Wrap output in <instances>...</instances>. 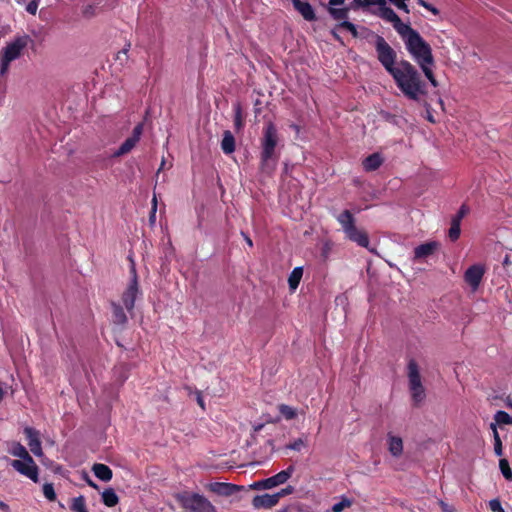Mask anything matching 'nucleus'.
<instances>
[{"instance_id":"nucleus-32","label":"nucleus","mask_w":512,"mask_h":512,"mask_svg":"<svg viewBox=\"0 0 512 512\" xmlns=\"http://www.w3.org/2000/svg\"><path fill=\"white\" fill-rule=\"evenodd\" d=\"M461 234V222L451 219V226L448 230V237L452 242L459 239Z\"/></svg>"},{"instance_id":"nucleus-53","label":"nucleus","mask_w":512,"mask_h":512,"mask_svg":"<svg viewBox=\"0 0 512 512\" xmlns=\"http://www.w3.org/2000/svg\"><path fill=\"white\" fill-rule=\"evenodd\" d=\"M425 9H427L428 11L432 12L434 15H438L439 14V10L434 7L432 4L428 3V7H425Z\"/></svg>"},{"instance_id":"nucleus-46","label":"nucleus","mask_w":512,"mask_h":512,"mask_svg":"<svg viewBox=\"0 0 512 512\" xmlns=\"http://www.w3.org/2000/svg\"><path fill=\"white\" fill-rule=\"evenodd\" d=\"M439 506L442 512H455V509L443 500H439Z\"/></svg>"},{"instance_id":"nucleus-58","label":"nucleus","mask_w":512,"mask_h":512,"mask_svg":"<svg viewBox=\"0 0 512 512\" xmlns=\"http://www.w3.org/2000/svg\"><path fill=\"white\" fill-rule=\"evenodd\" d=\"M4 389L2 387V383L0 382V402L3 400L4 397Z\"/></svg>"},{"instance_id":"nucleus-38","label":"nucleus","mask_w":512,"mask_h":512,"mask_svg":"<svg viewBox=\"0 0 512 512\" xmlns=\"http://www.w3.org/2000/svg\"><path fill=\"white\" fill-rule=\"evenodd\" d=\"M336 28H341V29L347 30L348 32L351 33V35L354 38H358L359 37V33H358V30H357V27L355 26V24H353L350 21H342V22H340V23H338L336 25Z\"/></svg>"},{"instance_id":"nucleus-24","label":"nucleus","mask_w":512,"mask_h":512,"mask_svg":"<svg viewBox=\"0 0 512 512\" xmlns=\"http://www.w3.org/2000/svg\"><path fill=\"white\" fill-rule=\"evenodd\" d=\"M101 499L103 504L107 507H115L119 503V497L111 487L106 488L101 493Z\"/></svg>"},{"instance_id":"nucleus-51","label":"nucleus","mask_w":512,"mask_h":512,"mask_svg":"<svg viewBox=\"0 0 512 512\" xmlns=\"http://www.w3.org/2000/svg\"><path fill=\"white\" fill-rule=\"evenodd\" d=\"M337 29H338V28H336V27H335L334 29H332V30H331V34H332L333 38H334L336 41H338V42H340V43H342V44H343L342 38H341V37H340V35L337 33Z\"/></svg>"},{"instance_id":"nucleus-30","label":"nucleus","mask_w":512,"mask_h":512,"mask_svg":"<svg viewBox=\"0 0 512 512\" xmlns=\"http://www.w3.org/2000/svg\"><path fill=\"white\" fill-rule=\"evenodd\" d=\"M490 428L493 431V438H494V452L497 456H502L503 450H502V441L499 436V433L497 431L496 424L491 423Z\"/></svg>"},{"instance_id":"nucleus-10","label":"nucleus","mask_w":512,"mask_h":512,"mask_svg":"<svg viewBox=\"0 0 512 512\" xmlns=\"http://www.w3.org/2000/svg\"><path fill=\"white\" fill-rule=\"evenodd\" d=\"M144 124L138 123L132 131V135L129 136L113 154L114 157H120L129 153L139 142L140 137L143 133Z\"/></svg>"},{"instance_id":"nucleus-19","label":"nucleus","mask_w":512,"mask_h":512,"mask_svg":"<svg viewBox=\"0 0 512 512\" xmlns=\"http://www.w3.org/2000/svg\"><path fill=\"white\" fill-rule=\"evenodd\" d=\"M394 29L401 36L404 43L407 39H409L412 35H415L418 31L413 29L409 24H405L401 21L400 17H398L393 23Z\"/></svg>"},{"instance_id":"nucleus-15","label":"nucleus","mask_w":512,"mask_h":512,"mask_svg":"<svg viewBox=\"0 0 512 512\" xmlns=\"http://www.w3.org/2000/svg\"><path fill=\"white\" fill-rule=\"evenodd\" d=\"M208 488L211 492L220 496H231L241 489L238 485L223 482L210 483Z\"/></svg>"},{"instance_id":"nucleus-4","label":"nucleus","mask_w":512,"mask_h":512,"mask_svg":"<svg viewBox=\"0 0 512 512\" xmlns=\"http://www.w3.org/2000/svg\"><path fill=\"white\" fill-rule=\"evenodd\" d=\"M33 43L32 38L27 35H17L11 42L0 51V76H4L10 67L12 61L20 58L23 50Z\"/></svg>"},{"instance_id":"nucleus-56","label":"nucleus","mask_w":512,"mask_h":512,"mask_svg":"<svg viewBox=\"0 0 512 512\" xmlns=\"http://www.w3.org/2000/svg\"><path fill=\"white\" fill-rule=\"evenodd\" d=\"M87 484L90 487L94 488V489H98L99 488L98 485L95 482H93L92 480H90V479H87Z\"/></svg>"},{"instance_id":"nucleus-43","label":"nucleus","mask_w":512,"mask_h":512,"mask_svg":"<svg viewBox=\"0 0 512 512\" xmlns=\"http://www.w3.org/2000/svg\"><path fill=\"white\" fill-rule=\"evenodd\" d=\"M294 490H295V488L291 485H288L285 488L281 489L279 492L275 493L277 501L279 502V500L282 497L292 494L294 492Z\"/></svg>"},{"instance_id":"nucleus-16","label":"nucleus","mask_w":512,"mask_h":512,"mask_svg":"<svg viewBox=\"0 0 512 512\" xmlns=\"http://www.w3.org/2000/svg\"><path fill=\"white\" fill-rule=\"evenodd\" d=\"M278 504L275 494L256 495L252 500L255 509H270Z\"/></svg>"},{"instance_id":"nucleus-14","label":"nucleus","mask_w":512,"mask_h":512,"mask_svg":"<svg viewBox=\"0 0 512 512\" xmlns=\"http://www.w3.org/2000/svg\"><path fill=\"white\" fill-rule=\"evenodd\" d=\"M440 244L437 241H430L417 246L414 249V260L419 261L433 255L439 248Z\"/></svg>"},{"instance_id":"nucleus-17","label":"nucleus","mask_w":512,"mask_h":512,"mask_svg":"<svg viewBox=\"0 0 512 512\" xmlns=\"http://www.w3.org/2000/svg\"><path fill=\"white\" fill-rule=\"evenodd\" d=\"M408 378H409V388L412 387L419 388L422 385L421 376L419 373V368L415 360L411 359L408 363Z\"/></svg>"},{"instance_id":"nucleus-35","label":"nucleus","mask_w":512,"mask_h":512,"mask_svg":"<svg viewBox=\"0 0 512 512\" xmlns=\"http://www.w3.org/2000/svg\"><path fill=\"white\" fill-rule=\"evenodd\" d=\"M380 12L381 17L391 23H393L399 17L392 8L385 5L381 6Z\"/></svg>"},{"instance_id":"nucleus-26","label":"nucleus","mask_w":512,"mask_h":512,"mask_svg":"<svg viewBox=\"0 0 512 512\" xmlns=\"http://www.w3.org/2000/svg\"><path fill=\"white\" fill-rule=\"evenodd\" d=\"M389 452L395 456L398 457L403 452V442L400 437L397 436H389Z\"/></svg>"},{"instance_id":"nucleus-41","label":"nucleus","mask_w":512,"mask_h":512,"mask_svg":"<svg viewBox=\"0 0 512 512\" xmlns=\"http://www.w3.org/2000/svg\"><path fill=\"white\" fill-rule=\"evenodd\" d=\"M306 446H307V443L302 438H298V439L294 440L293 442H290L289 444H287L286 448L299 452L302 450V448H304Z\"/></svg>"},{"instance_id":"nucleus-52","label":"nucleus","mask_w":512,"mask_h":512,"mask_svg":"<svg viewBox=\"0 0 512 512\" xmlns=\"http://www.w3.org/2000/svg\"><path fill=\"white\" fill-rule=\"evenodd\" d=\"M345 0H329L328 7L343 5Z\"/></svg>"},{"instance_id":"nucleus-13","label":"nucleus","mask_w":512,"mask_h":512,"mask_svg":"<svg viewBox=\"0 0 512 512\" xmlns=\"http://www.w3.org/2000/svg\"><path fill=\"white\" fill-rule=\"evenodd\" d=\"M292 4L294 9L303 17L304 20L308 22H313L317 20L314 8L308 1L293 0Z\"/></svg>"},{"instance_id":"nucleus-37","label":"nucleus","mask_w":512,"mask_h":512,"mask_svg":"<svg viewBox=\"0 0 512 512\" xmlns=\"http://www.w3.org/2000/svg\"><path fill=\"white\" fill-rule=\"evenodd\" d=\"M352 503V500L343 496L339 502L331 507L329 512H342L344 509L351 507Z\"/></svg>"},{"instance_id":"nucleus-22","label":"nucleus","mask_w":512,"mask_h":512,"mask_svg":"<svg viewBox=\"0 0 512 512\" xmlns=\"http://www.w3.org/2000/svg\"><path fill=\"white\" fill-rule=\"evenodd\" d=\"M352 9L351 7H343L336 8L335 6L327 7V12L332 17V19L338 21L339 23L342 21H348L349 11Z\"/></svg>"},{"instance_id":"nucleus-7","label":"nucleus","mask_w":512,"mask_h":512,"mask_svg":"<svg viewBox=\"0 0 512 512\" xmlns=\"http://www.w3.org/2000/svg\"><path fill=\"white\" fill-rule=\"evenodd\" d=\"M140 294H141V292H140L136 267H135L133 260H131L130 280H129V283L127 284V287L125 288V290L123 291V293L121 295L122 303L129 313H131L133 311L134 306H135V301Z\"/></svg>"},{"instance_id":"nucleus-47","label":"nucleus","mask_w":512,"mask_h":512,"mask_svg":"<svg viewBox=\"0 0 512 512\" xmlns=\"http://www.w3.org/2000/svg\"><path fill=\"white\" fill-rule=\"evenodd\" d=\"M405 1H406V0H402V1H398V2L394 1V3H393V4H394L398 9L403 10V11H405L406 13H409V9H408V6L406 5Z\"/></svg>"},{"instance_id":"nucleus-11","label":"nucleus","mask_w":512,"mask_h":512,"mask_svg":"<svg viewBox=\"0 0 512 512\" xmlns=\"http://www.w3.org/2000/svg\"><path fill=\"white\" fill-rule=\"evenodd\" d=\"M24 434L28 441V446L30 451L35 456H41L43 454L41 441H40V433L36 429L32 427H25Z\"/></svg>"},{"instance_id":"nucleus-5","label":"nucleus","mask_w":512,"mask_h":512,"mask_svg":"<svg viewBox=\"0 0 512 512\" xmlns=\"http://www.w3.org/2000/svg\"><path fill=\"white\" fill-rule=\"evenodd\" d=\"M336 219L341 225L347 239L355 242L360 247H369L370 242L367 232L356 227L355 218L349 210L342 211Z\"/></svg>"},{"instance_id":"nucleus-2","label":"nucleus","mask_w":512,"mask_h":512,"mask_svg":"<svg viewBox=\"0 0 512 512\" xmlns=\"http://www.w3.org/2000/svg\"><path fill=\"white\" fill-rule=\"evenodd\" d=\"M405 47L429 83L435 88L438 87L439 83L433 72L435 60L430 44L417 32L406 40Z\"/></svg>"},{"instance_id":"nucleus-45","label":"nucleus","mask_w":512,"mask_h":512,"mask_svg":"<svg viewBox=\"0 0 512 512\" xmlns=\"http://www.w3.org/2000/svg\"><path fill=\"white\" fill-rule=\"evenodd\" d=\"M489 508L492 512H505L502 508L501 502L498 499H493L489 502Z\"/></svg>"},{"instance_id":"nucleus-57","label":"nucleus","mask_w":512,"mask_h":512,"mask_svg":"<svg viewBox=\"0 0 512 512\" xmlns=\"http://www.w3.org/2000/svg\"><path fill=\"white\" fill-rule=\"evenodd\" d=\"M416 2L424 8L428 7V2H426L425 0H416Z\"/></svg>"},{"instance_id":"nucleus-39","label":"nucleus","mask_w":512,"mask_h":512,"mask_svg":"<svg viewBox=\"0 0 512 512\" xmlns=\"http://www.w3.org/2000/svg\"><path fill=\"white\" fill-rule=\"evenodd\" d=\"M499 468L501 470L502 475L506 480H512V470L510 468L509 462L507 459L502 458L499 461Z\"/></svg>"},{"instance_id":"nucleus-23","label":"nucleus","mask_w":512,"mask_h":512,"mask_svg":"<svg viewBox=\"0 0 512 512\" xmlns=\"http://www.w3.org/2000/svg\"><path fill=\"white\" fill-rule=\"evenodd\" d=\"M235 148V138L233 134L229 130L224 131L223 138L221 141L222 151L228 155L233 153L235 151Z\"/></svg>"},{"instance_id":"nucleus-3","label":"nucleus","mask_w":512,"mask_h":512,"mask_svg":"<svg viewBox=\"0 0 512 512\" xmlns=\"http://www.w3.org/2000/svg\"><path fill=\"white\" fill-rule=\"evenodd\" d=\"M278 142L277 127L272 121H268L263 128L261 138L260 170L263 173L271 174L276 168L278 160L276 147Z\"/></svg>"},{"instance_id":"nucleus-1","label":"nucleus","mask_w":512,"mask_h":512,"mask_svg":"<svg viewBox=\"0 0 512 512\" xmlns=\"http://www.w3.org/2000/svg\"><path fill=\"white\" fill-rule=\"evenodd\" d=\"M365 38L375 39L377 59L384 69L391 75L397 88L409 100L420 102L427 95V83L423 80L420 71L408 60L397 61L396 51L380 35L372 30L363 28Z\"/></svg>"},{"instance_id":"nucleus-8","label":"nucleus","mask_w":512,"mask_h":512,"mask_svg":"<svg viewBox=\"0 0 512 512\" xmlns=\"http://www.w3.org/2000/svg\"><path fill=\"white\" fill-rule=\"evenodd\" d=\"M294 467L290 465L287 469L280 471L279 473L259 481L254 482L251 488L254 490H267L284 484L292 476Z\"/></svg>"},{"instance_id":"nucleus-31","label":"nucleus","mask_w":512,"mask_h":512,"mask_svg":"<svg viewBox=\"0 0 512 512\" xmlns=\"http://www.w3.org/2000/svg\"><path fill=\"white\" fill-rule=\"evenodd\" d=\"M371 5H379L380 7L385 5L384 0H353L351 3V8L356 10L361 7L371 6Z\"/></svg>"},{"instance_id":"nucleus-55","label":"nucleus","mask_w":512,"mask_h":512,"mask_svg":"<svg viewBox=\"0 0 512 512\" xmlns=\"http://www.w3.org/2000/svg\"><path fill=\"white\" fill-rule=\"evenodd\" d=\"M0 509L7 512V511H9V506L6 503H4L3 501H0Z\"/></svg>"},{"instance_id":"nucleus-21","label":"nucleus","mask_w":512,"mask_h":512,"mask_svg":"<svg viewBox=\"0 0 512 512\" xmlns=\"http://www.w3.org/2000/svg\"><path fill=\"white\" fill-rule=\"evenodd\" d=\"M111 307H112L113 322L117 325H121V326L125 325L128 321V318L124 312L123 307L119 303H116V302H112Z\"/></svg>"},{"instance_id":"nucleus-48","label":"nucleus","mask_w":512,"mask_h":512,"mask_svg":"<svg viewBox=\"0 0 512 512\" xmlns=\"http://www.w3.org/2000/svg\"><path fill=\"white\" fill-rule=\"evenodd\" d=\"M37 8H38V4L35 2V1H31L27 7H26V10L27 12H29L30 14H35L36 11H37Z\"/></svg>"},{"instance_id":"nucleus-42","label":"nucleus","mask_w":512,"mask_h":512,"mask_svg":"<svg viewBox=\"0 0 512 512\" xmlns=\"http://www.w3.org/2000/svg\"><path fill=\"white\" fill-rule=\"evenodd\" d=\"M469 213V207L466 204H462L458 212L452 217L453 220L461 222L462 219Z\"/></svg>"},{"instance_id":"nucleus-61","label":"nucleus","mask_w":512,"mask_h":512,"mask_svg":"<svg viewBox=\"0 0 512 512\" xmlns=\"http://www.w3.org/2000/svg\"><path fill=\"white\" fill-rule=\"evenodd\" d=\"M164 165H165V162H164V160H163V161H162V163H161V166H160V167H159V169H158V173L160 172V170H161V169H163V168H164Z\"/></svg>"},{"instance_id":"nucleus-20","label":"nucleus","mask_w":512,"mask_h":512,"mask_svg":"<svg viewBox=\"0 0 512 512\" xmlns=\"http://www.w3.org/2000/svg\"><path fill=\"white\" fill-rule=\"evenodd\" d=\"M94 475L101 481L109 482L113 477V472L109 466L102 463H95L91 468Z\"/></svg>"},{"instance_id":"nucleus-29","label":"nucleus","mask_w":512,"mask_h":512,"mask_svg":"<svg viewBox=\"0 0 512 512\" xmlns=\"http://www.w3.org/2000/svg\"><path fill=\"white\" fill-rule=\"evenodd\" d=\"M70 509L73 512H88L84 496L80 495L72 499Z\"/></svg>"},{"instance_id":"nucleus-28","label":"nucleus","mask_w":512,"mask_h":512,"mask_svg":"<svg viewBox=\"0 0 512 512\" xmlns=\"http://www.w3.org/2000/svg\"><path fill=\"white\" fill-rule=\"evenodd\" d=\"M10 453L15 457H19V460H31V455L26 450V448L19 442L13 443Z\"/></svg>"},{"instance_id":"nucleus-54","label":"nucleus","mask_w":512,"mask_h":512,"mask_svg":"<svg viewBox=\"0 0 512 512\" xmlns=\"http://www.w3.org/2000/svg\"><path fill=\"white\" fill-rule=\"evenodd\" d=\"M241 234H242V236L244 237V240H245V242L247 243V245H248L249 247H253V241H252V239H251L247 234H245L244 232H241Z\"/></svg>"},{"instance_id":"nucleus-27","label":"nucleus","mask_w":512,"mask_h":512,"mask_svg":"<svg viewBox=\"0 0 512 512\" xmlns=\"http://www.w3.org/2000/svg\"><path fill=\"white\" fill-rule=\"evenodd\" d=\"M303 276V268L295 267L288 277L289 288L294 291L299 286L301 278Z\"/></svg>"},{"instance_id":"nucleus-25","label":"nucleus","mask_w":512,"mask_h":512,"mask_svg":"<svg viewBox=\"0 0 512 512\" xmlns=\"http://www.w3.org/2000/svg\"><path fill=\"white\" fill-rule=\"evenodd\" d=\"M233 111H234V129L236 132H240L244 128L245 118L243 115L242 106L239 102L234 103Z\"/></svg>"},{"instance_id":"nucleus-6","label":"nucleus","mask_w":512,"mask_h":512,"mask_svg":"<svg viewBox=\"0 0 512 512\" xmlns=\"http://www.w3.org/2000/svg\"><path fill=\"white\" fill-rule=\"evenodd\" d=\"M178 501L189 512H217L215 506L198 493L184 492L178 496Z\"/></svg>"},{"instance_id":"nucleus-44","label":"nucleus","mask_w":512,"mask_h":512,"mask_svg":"<svg viewBox=\"0 0 512 512\" xmlns=\"http://www.w3.org/2000/svg\"><path fill=\"white\" fill-rule=\"evenodd\" d=\"M151 204L152 205H151V211H150V215H149V221L151 223H154L155 219H156V211H157V198H156L155 194L152 198Z\"/></svg>"},{"instance_id":"nucleus-33","label":"nucleus","mask_w":512,"mask_h":512,"mask_svg":"<svg viewBox=\"0 0 512 512\" xmlns=\"http://www.w3.org/2000/svg\"><path fill=\"white\" fill-rule=\"evenodd\" d=\"M410 392L415 406H418L425 399L426 394L423 385H421L419 388L412 387Z\"/></svg>"},{"instance_id":"nucleus-49","label":"nucleus","mask_w":512,"mask_h":512,"mask_svg":"<svg viewBox=\"0 0 512 512\" xmlns=\"http://www.w3.org/2000/svg\"><path fill=\"white\" fill-rule=\"evenodd\" d=\"M423 105L426 107V111H427V120L431 123H435V119L434 117L432 116V114L430 113L429 109H430V104H428L427 102H424Z\"/></svg>"},{"instance_id":"nucleus-62","label":"nucleus","mask_w":512,"mask_h":512,"mask_svg":"<svg viewBox=\"0 0 512 512\" xmlns=\"http://www.w3.org/2000/svg\"><path fill=\"white\" fill-rule=\"evenodd\" d=\"M278 512H291L289 508H284L279 510Z\"/></svg>"},{"instance_id":"nucleus-50","label":"nucleus","mask_w":512,"mask_h":512,"mask_svg":"<svg viewBox=\"0 0 512 512\" xmlns=\"http://www.w3.org/2000/svg\"><path fill=\"white\" fill-rule=\"evenodd\" d=\"M197 403L198 405L204 410L205 409V403H204V400H203V397H202V394L200 391H197Z\"/></svg>"},{"instance_id":"nucleus-60","label":"nucleus","mask_w":512,"mask_h":512,"mask_svg":"<svg viewBox=\"0 0 512 512\" xmlns=\"http://www.w3.org/2000/svg\"><path fill=\"white\" fill-rule=\"evenodd\" d=\"M129 47H130V44H128V47L124 48L120 53L126 54L128 52Z\"/></svg>"},{"instance_id":"nucleus-40","label":"nucleus","mask_w":512,"mask_h":512,"mask_svg":"<svg viewBox=\"0 0 512 512\" xmlns=\"http://www.w3.org/2000/svg\"><path fill=\"white\" fill-rule=\"evenodd\" d=\"M43 494L49 501L56 500V493L52 483H45L43 485Z\"/></svg>"},{"instance_id":"nucleus-59","label":"nucleus","mask_w":512,"mask_h":512,"mask_svg":"<svg viewBox=\"0 0 512 512\" xmlns=\"http://www.w3.org/2000/svg\"><path fill=\"white\" fill-rule=\"evenodd\" d=\"M507 406L512 409V400L508 398Z\"/></svg>"},{"instance_id":"nucleus-36","label":"nucleus","mask_w":512,"mask_h":512,"mask_svg":"<svg viewBox=\"0 0 512 512\" xmlns=\"http://www.w3.org/2000/svg\"><path fill=\"white\" fill-rule=\"evenodd\" d=\"M494 424H506V425H512V416H510L505 411H497L494 415Z\"/></svg>"},{"instance_id":"nucleus-12","label":"nucleus","mask_w":512,"mask_h":512,"mask_svg":"<svg viewBox=\"0 0 512 512\" xmlns=\"http://www.w3.org/2000/svg\"><path fill=\"white\" fill-rule=\"evenodd\" d=\"M484 272L485 271L482 266L472 265L466 270L464 279L473 290H476L481 283Z\"/></svg>"},{"instance_id":"nucleus-34","label":"nucleus","mask_w":512,"mask_h":512,"mask_svg":"<svg viewBox=\"0 0 512 512\" xmlns=\"http://www.w3.org/2000/svg\"><path fill=\"white\" fill-rule=\"evenodd\" d=\"M278 410L286 420H292L297 416L296 410L286 404H280Z\"/></svg>"},{"instance_id":"nucleus-18","label":"nucleus","mask_w":512,"mask_h":512,"mask_svg":"<svg viewBox=\"0 0 512 512\" xmlns=\"http://www.w3.org/2000/svg\"><path fill=\"white\" fill-rule=\"evenodd\" d=\"M383 162L384 159L380 153H372L362 161V166L366 172H372L377 170Z\"/></svg>"},{"instance_id":"nucleus-9","label":"nucleus","mask_w":512,"mask_h":512,"mask_svg":"<svg viewBox=\"0 0 512 512\" xmlns=\"http://www.w3.org/2000/svg\"><path fill=\"white\" fill-rule=\"evenodd\" d=\"M10 465L33 482L37 483L39 481V468L32 457L31 460H12Z\"/></svg>"}]
</instances>
